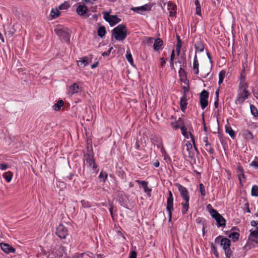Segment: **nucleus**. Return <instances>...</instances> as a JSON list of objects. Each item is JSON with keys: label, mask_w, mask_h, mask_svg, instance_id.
<instances>
[{"label": "nucleus", "mask_w": 258, "mask_h": 258, "mask_svg": "<svg viewBox=\"0 0 258 258\" xmlns=\"http://www.w3.org/2000/svg\"><path fill=\"white\" fill-rule=\"evenodd\" d=\"M181 205L182 206V213L183 214H185L188 211L189 208V203H182Z\"/></svg>", "instance_id": "nucleus-42"}, {"label": "nucleus", "mask_w": 258, "mask_h": 258, "mask_svg": "<svg viewBox=\"0 0 258 258\" xmlns=\"http://www.w3.org/2000/svg\"><path fill=\"white\" fill-rule=\"evenodd\" d=\"M187 105L186 97L183 95L180 99V107L181 111L184 112Z\"/></svg>", "instance_id": "nucleus-17"}, {"label": "nucleus", "mask_w": 258, "mask_h": 258, "mask_svg": "<svg viewBox=\"0 0 258 258\" xmlns=\"http://www.w3.org/2000/svg\"><path fill=\"white\" fill-rule=\"evenodd\" d=\"M110 207L109 208V211L110 212V215L112 218H113V206L112 203H110Z\"/></svg>", "instance_id": "nucleus-64"}, {"label": "nucleus", "mask_w": 258, "mask_h": 258, "mask_svg": "<svg viewBox=\"0 0 258 258\" xmlns=\"http://www.w3.org/2000/svg\"><path fill=\"white\" fill-rule=\"evenodd\" d=\"M91 61V59H89V58L87 56L84 57L81 60H79L78 61V65L79 66H82L83 65L84 67L88 65Z\"/></svg>", "instance_id": "nucleus-32"}, {"label": "nucleus", "mask_w": 258, "mask_h": 258, "mask_svg": "<svg viewBox=\"0 0 258 258\" xmlns=\"http://www.w3.org/2000/svg\"><path fill=\"white\" fill-rule=\"evenodd\" d=\"M166 210L168 213L169 222L171 221L172 211H173V199H167Z\"/></svg>", "instance_id": "nucleus-10"}, {"label": "nucleus", "mask_w": 258, "mask_h": 258, "mask_svg": "<svg viewBox=\"0 0 258 258\" xmlns=\"http://www.w3.org/2000/svg\"><path fill=\"white\" fill-rule=\"evenodd\" d=\"M54 31L62 42L70 43L71 31L68 28L58 25L54 29Z\"/></svg>", "instance_id": "nucleus-1"}, {"label": "nucleus", "mask_w": 258, "mask_h": 258, "mask_svg": "<svg viewBox=\"0 0 258 258\" xmlns=\"http://www.w3.org/2000/svg\"><path fill=\"white\" fill-rule=\"evenodd\" d=\"M177 38V44L176 45V51L177 52V54L178 55H179L180 49L182 45V41L180 38V37L178 35H176Z\"/></svg>", "instance_id": "nucleus-25"}, {"label": "nucleus", "mask_w": 258, "mask_h": 258, "mask_svg": "<svg viewBox=\"0 0 258 258\" xmlns=\"http://www.w3.org/2000/svg\"><path fill=\"white\" fill-rule=\"evenodd\" d=\"M118 175L120 176L122 178H123L125 176V173L122 170H119L117 171Z\"/></svg>", "instance_id": "nucleus-60"}, {"label": "nucleus", "mask_w": 258, "mask_h": 258, "mask_svg": "<svg viewBox=\"0 0 258 258\" xmlns=\"http://www.w3.org/2000/svg\"><path fill=\"white\" fill-rule=\"evenodd\" d=\"M138 184H141L143 188L144 191L147 193L148 196L150 197L152 189L148 186V182L143 180H137L136 181Z\"/></svg>", "instance_id": "nucleus-11"}, {"label": "nucleus", "mask_w": 258, "mask_h": 258, "mask_svg": "<svg viewBox=\"0 0 258 258\" xmlns=\"http://www.w3.org/2000/svg\"><path fill=\"white\" fill-rule=\"evenodd\" d=\"M209 97V93L207 91L204 90L202 91V92L200 93V99H207Z\"/></svg>", "instance_id": "nucleus-43"}, {"label": "nucleus", "mask_w": 258, "mask_h": 258, "mask_svg": "<svg viewBox=\"0 0 258 258\" xmlns=\"http://www.w3.org/2000/svg\"><path fill=\"white\" fill-rule=\"evenodd\" d=\"M199 189L201 196L203 198H204L206 196V190L205 186L203 183H200Z\"/></svg>", "instance_id": "nucleus-44"}, {"label": "nucleus", "mask_w": 258, "mask_h": 258, "mask_svg": "<svg viewBox=\"0 0 258 258\" xmlns=\"http://www.w3.org/2000/svg\"><path fill=\"white\" fill-rule=\"evenodd\" d=\"M126 58L127 60V61L130 63V64L133 66L134 60L130 49L127 50L126 51Z\"/></svg>", "instance_id": "nucleus-35"}, {"label": "nucleus", "mask_w": 258, "mask_h": 258, "mask_svg": "<svg viewBox=\"0 0 258 258\" xmlns=\"http://www.w3.org/2000/svg\"><path fill=\"white\" fill-rule=\"evenodd\" d=\"M112 35L116 40H124L127 36V29L125 25H118L112 30Z\"/></svg>", "instance_id": "nucleus-2"}, {"label": "nucleus", "mask_w": 258, "mask_h": 258, "mask_svg": "<svg viewBox=\"0 0 258 258\" xmlns=\"http://www.w3.org/2000/svg\"><path fill=\"white\" fill-rule=\"evenodd\" d=\"M182 89L183 90V95H185V97L186 96V93L189 91V85L187 86H183Z\"/></svg>", "instance_id": "nucleus-54"}, {"label": "nucleus", "mask_w": 258, "mask_h": 258, "mask_svg": "<svg viewBox=\"0 0 258 258\" xmlns=\"http://www.w3.org/2000/svg\"><path fill=\"white\" fill-rule=\"evenodd\" d=\"M153 6V4H146L141 7H133L131 10L134 12L140 13V11H150Z\"/></svg>", "instance_id": "nucleus-13"}, {"label": "nucleus", "mask_w": 258, "mask_h": 258, "mask_svg": "<svg viewBox=\"0 0 258 258\" xmlns=\"http://www.w3.org/2000/svg\"><path fill=\"white\" fill-rule=\"evenodd\" d=\"M112 49V47H111L107 51L103 52L102 53V55L103 56H109L110 55V52H111V51Z\"/></svg>", "instance_id": "nucleus-59"}, {"label": "nucleus", "mask_w": 258, "mask_h": 258, "mask_svg": "<svg viewBox=\"0 0 258 258\" xmlns=\"http://www.w3.org/2000/svg\"><path fill=\"white\" fill-rule=\"evenodd\" d=\"M81 202L82 207L84 208H89L91 206V204L88 201L83 200H82L81 201Z\"/></svg>", "instance_id": "nucleus-50"}, {"label": "nucleus", "mask_w": 258, "mask_h": 258, "mask_svg": "<svg viewBox=\"0 0 258 258\" xmlns=\"http://www.w3.org/2000/svg\"><path fill=\"white\" fill-rule=\"evenodd\" d=\"M163 45V41L161 38H156L154 40V43L153 44L154 49L157 51L160 50Z\"/></svg>", "instance_id": "nucleus-16"}, {"label": "nucleus", "mask_w": 258, "mask_h": 258, "mask_svg": "<svg viewBox=\"0 0 258 258\" xmlns=\"http://www.w3.org/2000/svg\"><path fill=\"white\" fill-rule=\"evenodd\" d=\"M180 130H181V131L182 135L185 138L188 139L189 138V133H187V129L185 126V125H183V126H180Z\"/></svg>", "instance_id": "nucleus-36"}, {"label": "nucleus", "mask_w": 258, "mask_h": 258, "mask_svg": "<svg viewBox=\"0 0 258 258\" xmlns=\"http://www.w3.org/2000/svg\"><path fill=\"white\" fill-rule=\"evenodd\" d=\"M189 136L191 139V141L192 142V143L194 145V148H195V150L196 151V152H197L198 154H199V151L197 147L195 145V141L194 136L191 134V132H189Z\"/></svg>", "instance_id": "nucleus-48"}, {"label": "nucleus", "mask_w": 258, "mask_h": 258, "mask_svg": "<svg viewBox=\"0 0 258 258\" xmlns=\"http://www.w3.org/2000/svg\"><path fill=\"white\" fill-rule=\"evenodd\" d=\"M247 86L243 87V89L242 91L238 93L235 101V103L236 104H242L243 103L245 100L249 97L250 94L247 90Z\"/></svg>", "instance_id": "nucleus-6"}, {"label": "nucleus", "mask_w": 258, "mask_h": 258, "mask_svg": "<svg viewBox=\"0 0 258 258\" xmlns=\"http://www.w3.org/2000/svg\"><path fill=\"white\" fill-rule=\"evenodd\" d=\"M129 258H137V252L135 251H132L131 252Z\"/></svg>", "instance_id": "nucleus-63"}, {"label": "nucleus", "mask_w": 258, "mask_h": 258, "mask_svg": "<svg viewBox=\"0 0 258 258\" xmlns=\"http://www.w3.org/2000/svg\"><path fill=\"white\" fill-rule=\"evenodd\" d=\"M186 150L187 151L189 152L191 149H192V144L190 143V142L187 141L186 143Z\"/></svg>", "instance_id": "nucleus-58"}, {"label": "nucleus", "mask_w": 258, "mask_h": 258, "mask_svg": "<svg viewBox=\"0 0 258 258\" xmlns=\"http://www.w3.org/2000/svg\"><path fill=\"white\" fill-rule=\"evenodd\" d=\"M60 13L57 8L52 9L50 12V16L52 19H55L60 16Z\"/></svg>", "instance_id": "nucleus-26"}, {"label": "nucleus", "mask_w": 258, "mask_h": 258, "mask_svg": "<svg viewBox=\"0 0 258 258\" xmlns=\"http://www.w3.org/2000/svg\"><path fill=\"white\" fill-rule=\"evenodd\" d=\"M157 147L160 148L161 152L162 153V155L164 156L165 160H166L167 158L170 159V157L167 154L166 151L163 147L162 142H161L160 143L157 145Z\"/></svg>", "instance_id": "nucleus-27"}, {"label": "nucleus", "mask_w": 258, "mask_h": 258, "mask_svg": "<svg viewBox=\"0 0 258 258\" xmlns=\"http://www.w3.org/2000/svg\"><path fill=\"white\" fill-rule=\"evenodd\" d=\"M97 33H98V35L100 37H101V38L104 37L106 33L105 27L103 26L100 27L98 29Z\"/></svg>", "instance_id": "nucleus-30"}, {"label": "nucleus", "mask_w": 258, "mask_h": 258, "mask_svg": "<svg viewBox=\"0 0 258 258\" xmlns=\"http://www.w3.org/2000/svg\"><path fill=\"white\" fill-rule=\"evenodd\" d=\"M56 234L61 239H65L68 235V229L62 224H60L56 228Z\"/></svg>", "instance_id": "nucleus-9"}, {"label": "nucleus", "mask_w": 258, "mask_h": 258, "mask_svg": "<svg viewBox=\"0 0 258 258\" xmlns=\"http://www.w3.org/2000/svg\"><path fill=\"white\" fill-rule=\"evenodd\" d=\"M13 175V174L12 172L9 171V172L4 173L3 174V177L5 179V180L8 182H9L11 181Z\"/></svg>", "instance_id": "nucleus-33"}, {"label": "nucleus", "mask_w": 258, "mask_h": 258, "mask_svg": "<svg viewBox=\"0 0 258 258\" xmlns=\"http://www.w3.org/2000/svg\"><path fill=\"white\" fill-rule=\"evenodd\" d=\"M239 180V183L241 184V176H242V178H245V176L244 174V172L241 173L240 174H238L237 175Z\"/></svg>", "instance_id": "nucleus-62"}, {"label": "nucleus", "mask_w": 258, "mask_h": 258, "mask_svg": "<svg viewBox=\"0 0 258 258\" xmlns=\"http://www.w3.org/2000/svg\"><path fill=\"white\" fill-rule=\"evenodd\" d=\"M196 222L198 224L202 225V231L203 234H204L205 228H206L205 220L203 218L199 217L196 219Z\"/></svg>", "instance_id": "nucleus-23"}, {"label": "nucleus", "mask_w": 258, "mask_h": 258, "mask_svg": "<svg viewBox=\"0 0 258 258\" xmlns=\"http://www.w3.org/2000/svg\"><path fill=\"white\" fill-rule=\"evenodd\" d=\"M251 195L252 196H258V186L256 185H253L251 190Z\"/></svg>", "instance_id": "nucleus-41"}, {"label": "nucleus", "mask_w": 258, "mask_h": 258, "mask_svg": "<svg viewBox=\"0 0 258 258\" xmlns=\"http://www.w3.org/2000/svg\"><path fill=\"white\" fill-rule=\"evenodd\" d=\"M225 248L226 249L224 250L225 254V258H230L232 255V251L230 248V246L225 247Z\"/></svg>", "instance_id": "nucleus-38"}, {"label": "nucleus", "mask_w": 258, "mask_h": 258, "mask_svg": "<svg viewBox=\"0 0 258 258\" xmlns=\"http://www.w3.org/2000/svg\"><path fill=\"white\" fill-rule=\"evenodd\" d=\"M178 74L180 78H184L185 77H187V74L185 71L181 67L179 68Z\"/></svg>", "instance_id": "nucleus-46"}, {"label": "nucleus", "mask_w": 258, "mask_h": 258, "mask_svg": "<svg viewBox=\"0 0 258 258\" xmlns=\"http://www.w3.org/2000/svg\"><path fill=\"white\" fill-rule=\"evenodd\" d=\"M180 80L185 84L187 86H188L189 85V81L187 79V77H185L184 78H180Z\"/></svg>", "instance_id": "nucleus-57"}, {"label": "nucleus", "mask_w": 258, "mask_h": 258, "mask_svg": "<svg viewBox=\"0 0 258 258\" xmlns=\"http://www.w3.org/2000/svg\"><path fill=\"white\" fill-rule=\"evenodd\" d=\"M84 161L88 164L89 167H92L93 169L97 168V165L94 158V153L92 147L90 149L88 147L87 152H84Z\"/></svg>", "instance_id": "nucleus-4"}, {"label": "nucleus", "mask_w": 258, "mask_h": 258, "mask_svg": "<svg viewBox=\"0 0 258 258\" xmlns=\"http://www.w3.org/2000/svg\"><path fill=\"white\" fill-rule=\"evenodd\" d=\"M199 63L197 55L196 54L194 56V62H193V70L194 71V73L196 75H198L199 73Z\"/></svg>", "instance_id": "nucleus-19"}, {"label": "nucleus", "mask_w": 258, "mask_h": 258, "mask_svg": "<svg viewBox=\"0 0 258 258\" xmlns=\"http://www.w3.org/2000/svg\"><path fill=\"white\" fill-rule=\"evenodd\" d=\"M195 47L197 51L202 52L204 49V45L202 41L200 39L197 41L195 44Z\"/></svg>", "instance_id": "nucleus-20"}, {"label": "nucleus", "mask_w": 258, "mask_h": 258, "mask_svg": "<svg viewBox=\"0 0 258 258\" xmlns=\"http://www.w3.org/2000/svg\"><path fill=\"white\" fill-rule=\"evenodd\" d=\"M200 102L201 106V108L203 109H204L208 106V101L207 99H200Z\"/></svg>", "instance_id": "nucleus-45"}, {"label": "nucleus", "mask_w": 258, "mask_h": 258, "mask_svg": "<svg viewBox=\"0 0 258 258\" xmlns=\"http://www.w3.org/2000/svg\"><path fill=\"white\" fill-rule=\"evenodd\" d=\"M236 170H237V172L238 173V174H240L241 173L244 172L243 168L240 164H239L237 165Z\"/></svg>", "instance_id": "nucleus-55"}, {"label": "nucleus", "mask_w": 258, "mask_h": 258, "mask_svg": "<svg viewBox=\"0 0 258 258\" xmlns=\"http://www.w3.org/2000/svg\"><path fill=\"white\" fill-rule=\"evenodd\" d=\"M255 247H258V241L253 239H248L246 244L244 245V248L246 249H250Z\"/></svg>", "instance_id": "nucleus-14"}, {"label": "nucleus", "mask_w": 258, "mask_h": 258, "mask_svg": "<svg viewBox=\"0 0 258 258\" xmlns=\"http://www.w3.org/2000/svg\"><path fill=\"white\" fill-rule=\"evenodd\" d=\"M250 165L255 167L256 169H258V158H257L256 160L252 161Z\"/></svg>", "instance_id": "nucleus-56"}, {"label": "nucleus", "mask_w": 258, "mask_h": 258, "mask_svg": "<svg viewBox=\"0 0 258 258\" xmlns=\"http://www.w3.org/2000/svg\"><path fill=\"white\" fill-rule=\"evenodd\" d=\"M215 242L220 243L223 250L226 249L225 247H228L231 245L230 240L228 238L224 237L221 235H219L215 238Z\"/></svg>", "instance_id": "nucleus-8"}, {"label": "nucleus", "mask_w": 258, "mask_h": 258, "mask_svg": "<svg viewBox=\"0 0 258 258\" xmlns=\"http://www.w3.org/2000/svg\"><path fill=\"white\" fill-rule=\"evenodd\" d=\"M225 132L228 133L229 135L232 138L234 139L235 137V134L234 131L232 129V128L229 125L225 126Z\"/></svg>", "instance_id": "nucleus-31"}, {"label": "nucleus", "mask_w": 258, "mask_h": 258, "mask_svg": "<svg viewBox=\"0 0 258 258\" xmlns=\"http://www.w3.org/2000/svg\"><path fill=\"white\" fill-rule=\"evenodd\" d=\"M155 39L153 37H147L146 39V42L147 44L150 45L153 43Z\"/></svg>", "instance_id": "nucleus-53"}, {"label": "nucleus", "mask_w": 258, "mask_h": 258, "mask_svg": "<svg viewBox=\"0 0 258 258\" xmlns=\"http://www.w3.org/2000/svg\"><path fill=\"white\" fill-rule=\"evenodd\" d=\"M8 167V165L6 163H2L0 164V169L2 170H4L7 169Z\"/></svg>", "instance_id": "nucleus-61"}, {"label": "nucleus", "mask_w": 258, "mask_h": 258, "mask_svg": "<svg viewBox=\"0 0 258 258\" xmlns=\"http://www.w3.org/2000/svg\"><path fill=\"white\" fill-rule=\"evenodd\" d=\"M103 14L104 19L109 23L110 26H113L121 21V19L118 18L117 15H111L108 12H103Z\"/></svg>", "instance_id": "nucleus-5"}, {"label": "nucleus", "mask_w": 258, "mask_h": 258, "mask_svg": "<svg viewBox=\"0 0 258 258\" xmlns=\"http://www.w3.org/2000/svg\"><path fill=\"white\" fill-rule=\"evenodd\" d=\"M239 234L236 232H233L228 235V237L232 239V240L235 242L238 240Z\"/></svg>", "instance_id": "nucleus-34"}, {"label": "nucleus", "mask_w": 258, "mask_h": 258, "mask_svg": "<svg viewBox=\"0 0 258 258\" xmlns=\"http://www.w3.org/2000/svg\"><path fill=\"white\" fill-rule=\"evenodd\" d=\"M205 149L207 152L209 153L210 155H213L214 154V150L212 147L211 143L205 145Z\"/></svg>", "instance_id": "nucleus-37"}, {"label": "nucleus", "mask_w": 258, "mask_h": 258, "mask_svg": "<svg viewBox=\"0 0 258 258\" xmlns=\"http://www.w3.org/2000/svg\"><path fill=\"white\" fill-rule=\"evenodd\" d=\"M180 125L181 126L184 125L183 120L181 117H179L176 122L171 123V127L175 130L178 129L179 127L180 128Z\"/></svg>", "instance_id": "nucleus-15"}, {"label": "nucleus", "mask_w": 258, "mask_h": 258, "mask_svg": "<svg viewBox=\"0 0 258 258\" xmlns=\"http://www.w3.org/2000/svg\"><path fill=\"white\" fill-rule=\"evenodd\" d=\"M70 5L68 3H64L63 4H61L58 8L60 10H67V9H68L69 7H70Z\"/></svg>", "instance_id": "nucleus-51"}, {"label": "nucleus", "mask_w": 258, "mask_h": 258, "mask_svg": "<svg viewBox=\"0 0 258 258\" xmlns=\"http://www.w3.org/2000/svg\"><path fill=\"white\" fill-rule=\"evenodd\" d=\"M243 135L247 140H252L254 138L252 133L248 130L244 131L243 133Z\"/></svg>", "instance_id": "nucleus-28"}, {"label": "nucleus", "mask_w": 258, "mask_h": 258, "mask_svg": "<svg viewBox=\"0 0 258 258\" xmlns=\"http://www.w3.org/2000/svg\"><path fill=\"white\" fill-rule=\"evenodd\" d=\"M211 248L213 252V254L216 257H218L219 256L218 252L217 251V248L212 242L211 244Z\"/></svg>", "instance_id": "nucleus-47"}, {"label": "nucleus", "mask_w": 258, "mask_h": 258, "mask_svg": "<svg viewBox=\"0 0 258 258\" xmlns=\"http://www.w3.org/2000/svg\"><path fill=\"white\" fill-rule=\"evenodd\" d=\"M87 11L88 8L85 5H80L77 8V12L80 16H85Z\"/></svg>", "instance_id": "nucleus-18"}, {"label": "nucleus", "mask_w": 258, "mask_h": 258, "mask_svg": "<svg viewBox=\"0 0 258 258\" xmlns=\"http://www.w3.org/2000/svg\"><path fill=\"white\" fill-rule=\"evenodd\" d=\"M250 109L251 114L254 117H257L258 115V111L255 106L252 104H251L250 105Z\"/></svg>", "instance_id": "nucleus-39"}, {"label": "nucleus", "mask_w": 258, "mask_h": 258, "mask_svg": "<svg viewBox=\"0 0 258 258\" xmlns=\"http://www.w3.org/2000/svg\"><path fill=\"white\" fill-rule=\"evenodd\" d=\"M79 86L76 83H74L70 87L69 92L73 95L75 93H77L79 91Z\"/></svg>", "instance_id": "nucleus-24"}, {"label": "nucleus", "mask_w": 258, "mask_h": 258, "mask_svg": "<svg viewBox=\"0 0 258 258\" xmlns=\"http://www.w3.org/2000/svg\"><path fill=\"white\" fill-rule=\"evenodd\" d=\"M226 72L224 70H222L220 72L219 74V84H221L224 79L225 76Z\"/></svg>", "instance_id": "nucleus-40"}, {"label": "nucleus", "mask_w": 258, "mask_h": 258, "mask_svg": "<svg viewBox=\"0 0 258 258\" xmlns=\"http://www.w3.org/2000/svg\"><path fill=\"white\" fill-rule=\"evenodd\" d=\"M207 208H209V213L211 216L216 220L217 227H225L226 220L222 217V216L216 210L213 209L210 204H209L207 206Z\"/></svg>", "instance_id": "nucleus-3"}, {"label": "nucleus", "mask_w": 258, "mask_h": 258, "mask_svg": "<svg viewBox=\"0 0 258 258\" xmlns=\"http://www.w3.org/2000/svg\"><path fill=\"white\" fill-rule=\"evenodd\" d=\"M245 78V70L244 69L242 70V72L241 73V76H240V82L239 83V89H242L243 87L244 86H247V84L246 83H244V80Z\"/></svg>", "instance_id": "nucleus-22"}, {"label": "nucleus", "mask_w": 258, "mask_h": 258, "mask_svg": "<svg viewBox=\"0 0 258 258\" xmlns=\"http://www.w3.org/2000/svg\"><path fill=\"white\" fill-rule=\"evenodd\" d=\"M116 195L119 198V200L120 202L124 201V199L123 198L124 193L122 191H117L116 192Z\"/></svg>", "instance_id": "nucleus-52"}, {"label": "nucleus", "mask_w": 258, "mask_h": 258, "mask_svg": "<svg viewBox=\"0 0 258 258\" xmlns=\"http://www.w3.org/2000/svg\"><path fill=\"white\" fill-rule=\"evenodd\" d=\"M175 185L177 187L182 199L185 201V202L189 203V196L188 191L186 187L179 183H176Z\"/></svg>", "instance_id": "nucleus-7"}, {"label": "nucleus", "mask_w": 258, "mask_h": 258, "mask_svg": "<svg viewBox=\"0 0 258 258\" xmlns=\"http://www.w3.org/2000/svg\"><path fill=\"white\" fill-rule=\"evenodd\" d=\"M99 177L101 180L104 182L107 177V174L106 172L101 171L100 173Z\"/></svg>", "instance_id": "nucleus-49"}, {"label": "nucleus", "mask_w": 258, "mask_h": 258, "mask_svg": "<svg viewBox=\"0 0 258 258\" xmlns=\"http://www.w3.org/2000/svg\"><path fill=\"white\" fill-rule=\"evenodd\" d=\"M64 102L62 100H59L57 101V103H55L53 105V109L55 111H59L60 109L61 106H63Z\"/></svg>", "instance_id": "nucleus-29"}, {"label": "nucleus", "mask_w": 258, "mask_h": 258, "mask_svg": "<svg viewBox=\"0 0 258 258\" xmlns=\"http://www.w3.org/2000/svg\"><path fill=\"white\" fill-rule=\"evenodd\" d=\"M250 234L248 239H256L258 238V227H256L254 230L251 229L250 230Z\"/></svg>", "instance_id": "nucleus-21"}, {"label": "nucleus", "mask_w": 258, "mask_h": 258, "mask_svg": "<svg viewBox=\"0 0 258 258\" xmlns=\"http://www.w3.org/2000/svg\"><path fill=\"white\" fill-rule=\"evenodd\" d=\"M2 250L7 253H15V249L8 243L2 242L0 243Z\"/></svg>", "instance_id": "nucleus-12"}]
</instances>
